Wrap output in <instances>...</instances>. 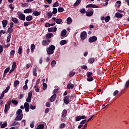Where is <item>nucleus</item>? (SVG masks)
Wrapping results in <instances>:
<instances>
[{"label": "nucleus", "instance_id": "36", "mask_svg": "<svg viewBox=\"0 0 129 129\" xmlns=\"http://www.w3.org/2000/svg\"><path fill=\"white\" fill-rule=\"evenodd\" d=\"M11 102L13 104H14V105H18V104L19 103V102L16 100H12Z\"/></svg>", "mask_w": 129, "mask_h": 129}, {"label": "nucleus", "instance_id": "60", "mask_svg": "<svg viewBox=\"0 0 129 129\" xmlns=\"http://www.w3.org/2000/svg\"><path fill=\"white\" fill-rule=\"evenodd\" d=\"M31 101H32V98H31L28 97L27 98H26V102L30 103V102H31Z\"/></svg>", "mask_w": 129, "mask_h": 129}, {"label": "nucleus", "instance_id": "13", "mask_svg": "<svg viewBox=\"0 0 129 129\" xmlns=\"http://www.w3.org/2000/svg\"><path fill=\"white\" fill-rule=\"evenodd\" d=\"M86 122V119L83 120L80 123V124L78 126V128H81L82 126H83V124H84Z\"/></svg>", "mask_w": 129, "mask_h": 129}, {"label": "nucleus", "instance_id": "40", "mask_svg": "<svg viewBox=\"0 0 129 129\" xmlns=\"http://www.w3.org/2000/svg\"><path fill=\"white\" fill-rule=\"evenodd\" d=\"M58 13H62V12H64V8H63V7L58 8Z\"/></svg>", "mask_w": 129, "mask_h": 129}, {"label": "nucleus", "instance_id": "52", "mask_svg": "<svg viewBox=\"0 0 129 129\" xmlns=\"http://www.w3.org/2000/svg\"><path fill=\"white\" fill-rule=\"evenodd\" d=\"M80 13H81V14H85V13H86V10H85V9L84 8L80 10Z\"/></svg>", "mask_w": 129, "mask_h": 129}, {"label": "nucleus", "instance_id": "31", "mask_svg": "<svg viewBox=\"0 0 129 129\" xmlns=\"http://www.w3.org/2000/svg\"><path fill=\"white\" fill-rule=\"evenodd\" d=\"M94 61H95V59H94V58H90L88 60V62L90 63V64H93V63H94Z\"/></svg>", "mask_w": 129, "mask_h": 129}, {"label": "nucleus", "instance_id": "30", "mask_svg": "<svg viewBox=\"0 0 129 129\" xmlns=\"http://www.w3.org/2000/svg\"><path fill=\"white\" fill-rule=\"evenodd\" d=\"M20 84V81L16 80L15 81L14 83V87H17L18 85Z\"/></svg>", "mask_w": 129, "mask_h": 129}, {"label": "nucleus", "instance_id": "54", "mask_svg": "<svg viewBox=\"0 0 129 129\" xmlns=\"http://www.w3.org/2000/svg\"><path fill=\"white\" fill-rule=\"evenodd\" d=\"M3 51H4V47L3 46V45H0V54L3 53Z\"/></svg>", "mask_w": 129, "mask_h": 129}, {"label": "nucleus", "instance_id": "27", "mask_svg": "<svg viewBox=\"0 0 129 129\" xmlns=\"http://www.w3.org/2000/svg\"><path fill=\"white\" fill-rule=\"evenodd\" d=\"M86 15L87 17H91L92 15H93V11H91L90 12H86Z\"/></svg>", "mask_w": 129, "mask_h": 129}, {"label": "nucleus", "instance_id": "48", "mask_svg": "<svg viewBox=\"0 0 129 129\" xmlns=\"http://www.w3.org/2000/svg\"><path fill=\"white\" fill-rule=\"evenodd\" d=\"M22 46H20L19 49H18V53L19 55H21L22 54Z\"/></svg>", "mask_w": 129, "mask_h": 129}, {"label": "nucleus", "instance_id": "44", "mask_svg": "<svg viewBox=\"0 0 129 129\" xmlns=\"http://www.w3.org/2000/svg\"><path fill=\"white\" fill-rule=\"evenodd\" d=\"M10 69V68L9 67L6 69L4 71V75H5V74H6V73H8V72H9Z\"/></svg>", "mask_w": 129, "mask_h": 129}, {"label": "nucleus", "instance_id": "6", "mask_svg": "<svg viewBox=\"0 0 129 129\" xmlns=\"http://www.w3.org/2000/svg\"><path fill=\"white\" fill-rule=\"evenodd\" d=\"M24 108H25V111H26V112H29V111L30 110V105L29 104V103L25 102L24 103Z\"/></svg>", "mask_w": 129, "mask_h": 129}, {"label": "nucleus", "instance_id": "29", "mask_svg": "<svg viewBox=\"0 0 129 129\" xmlns=\"http://www.w3.org/2000/svg\"><path fill=\"white\" fill-rule=\"evenodd\" d=\"M52 36H53V33H49L46 35V38H47V39H51V38H52Z\"/></svg>", "mask_w": 129, "mask_h": 129}, {"label": "nucleus", "instance_id": "62", "mask_svg": "<svg viewBox=\"0 0 129 129\" xmlns=\"http://www.w3.org/2000/svg\"><path fill=\"white\" fill-rule=\"evenodd\" d=\"M63 127H65V123H61L59 125V128H63Z\"/></svg>", "mask_w": 129, "mask_h": 129}, {"label": "nucleus", "instance_id": "4", "mask_svg": "<svg viewBox=\"0 0 129 129\" xmlns=\"http://www.w3.org/2000/svg\"><path fill=\"white\" fill-rule=\"evenodd\" d=\"M18 18L21 21H26V16L24 14H22V13H20L18 14Z\"/></svg>", "mask_w": 129, "mask_h": 129}, {"label": "nucleus", "instance_id": "26", "mask_svg": "<svg viewBox=\"0 0 129 129\" xmlns=\"http://www.w3.org/2000/svg\"><path fill=\"white\" fill-rule=\"evenodd\" d=\"M59 44L61 46H63V45H65V44H67V41H66V40H62L60 41Z\"/></svg>", "mask_w": 129, "mask_h": 129}, {"label": "nucleus", "instance_id": "55", "mask_svg": "<svg viewBox=\"0 0 129 129\" xmlns=\"http://www.w3.org/2000/svg\"><path fill=\"white\" fill-rule=\"evenodd\" d=\"M38 129H44V124H39L38 125Z\"/></svg>", "mask_w": 129, "mask_h": 129}, {"label": "nucleus", "instance_id": "51", "mask_svg": "<svg viewBox=\"0 0 129 129\" xmlns=\"http://www.w3.org/2000/svg\"><path fill=\"white\" fill-rule=\"evenodd\" d=\"M11 103H12V101L11 100H9L8 102H7V105H8V106L9 107V109H10V108L11 107Z\"/></svg>", "mask_w": 129, "mask_h": 129}, {"label": "nucleus", "instance_id": "1", "mask_svg": "<svg viewBox=\"0 0 129 129\" xmlns=\"http://www.w3.org/2000/svg\"><path fill=\"white\" fill-rule=\"evenodd\" d=\"M55 46L51 45L48 47V48L46 49V52L48 55H52V54H54V51H55Z\"/></svg>", "mask_w": 129, "mask_h": 129}, {"label": "nucleus", "instance_id": "24", "mask_svg": "<svg viewBox=\"0 0 129 129\" xmlns=\"http://www.w3.org/2000/svg\"><path fill=\"white\" fill-rule=\"evenodd\" d=\"M82 0H77L76 3L74 4V7H78L80 5Z\"/></svg>", "mask_w": 129, "mask_h": 129}, {"label": "nucleus", "instance_id": "50", "mask_svg": "<svg viewBox=\"0 0 129 129\" xmlns=\"http://www.w3.org/2000/svg\"><path fill=\"white\" fill-rule=\"evenodd\" d=\"M16 66H17V62H16V61H14L13 62L12 68H13L14 69H15Z\"/></svg>", "mask_w": 129, "mask_h": 129}, {"label": "nucleus", "instance_id": "8", "mask_svg": "<svg viewBox=\"0 0 129 129\" xmlns=\"http://www.w3.org/2000/svg\"><path fill=\"white\" fill-rule=\"evenodd\" d=\"M52 21H55V23L56 24H58V25H60V24H61V23H62V22L63 21L62 19L59 18L56 19V18L55 17L52 18Z\"/></svg>", "mask_w": 129, "mask_h": 129}, {"label": "nucleus", "instance_id": "11", "mask_svg": "<svg viewBox=\"0 0 129 129\" xmlns=\"http://www.w3.org/2000/svg\"><path fill=\"white\" fill-rule=\"evenodd\" d=\"M57 97V94H54L52 96H51L50 99V102H53L55 101V99Z\"/></svg>", "mask_w": 129, "mask_h": 129}, {"label": "nucleus", "instance_id": "23", "mask_svg": "<svg viewBox=\"0 0 129 129\" xmlns=\"http://www.w3.org/2000/svg\"><path fill=\"white\" fill-rule=\"evenodd\" d=\"M24 14H30L32 13V9H26L24 11Z\"/></svg>", "mask_w": 129, "mask_h": 129}, {"label": "nucleus", "instance_id": "10", "mask_svg": "<svg viewBox=\"0 0 129 129\" xmlns=\"http://www.w3.org/2000/svg\"><path fill=\"white\" fill-rule=\"evenodd\" d=\"M51 42V40L50 39H47L46 40H43L42 41V45L43 46H48L49 45V43Z\"/></svg>", "mask_w": 129, "mask_h": 129}, {"label": "nucleus", "instance_id": "18", "mask_svg": "<svg viewBox=\"0 0 129 129\" xmlns=\"http://www.w3.org/2000/svg\"><path fill=\"white\" fill-rule=\"evenodd\" d=\"M2 25H3V28H6V27H7V25H8V20H4L2 21Z\"/></svg>", "mask_w": 129, "mask_h": 129}, {"label": "nucleus", "instance_id": "25", "mask_svg": "<svg viewBox=\"0 0 129 129\" xmlns=\"http://www.w3.org/2000/svg\"><path fill=\"white\" fill-rule=\"evenodd\" d=\"M9 109H9V106H8V105L7 104H6L5 106V109H4L5 113H7V112H8V111H9Z\"/></svg>", "mask_w": 129, "mask_h": 129}, {"label": "nucleus", "instance_id": "9", "mask_svg": "<svg viewBox=\"0 0 129 129\" xmlns=\"http://www.w3.org/2000/svg\"><path fill=\"white\" fill-rule=\"evenodd\" d=\"M23 116H24V115L23 114H21L20 115H18L15 117V120L16 121H20L21 119H23Z\"/></svg>", "mask_w": 129, "mask_h": 129}, {"label": "nucleus", "instance_id": "16", "mask_svg": "<svg viewBox=\"0 0 129 129\" xmlns=\"http://www.w3.org/2000/svg\"><path fill=\"white\" fill-rule=\"evenodd\" d=\"M61 116L63 118H64V117H66V116H67V110L66 109H64L62 111V112L61 114Z\"/></svg>", "mask_w": 129, "mask_h": 129}, {"label": "nucleus", "instance_id": "21", "mask_svg": "<svg viewBox=\"0 0 129 129\" xmlns=\"http://www.w3.org/2000/svg\"><path fill=\"white\" fill-rule=\"evenodd\" d=\"M67 88L68 89H73V88H74V85L72 83L69 84L67 85Z\"/></svg>", "mask_w": 129, "mask_h": 129}, {"label": "nucleus", "instance_id": "28", "mask_svg": "<svg viewBox=\"0 0 129 129\" xmlns=\"http://www.w3.org/2000/svg\"><path fill=\"white\" fill-rule=\"evenodd\" d=\"M67 21L68 25H70V24L72 23V19H71V17H69L67 18Z\"/></svg>", "mask_w": 129, "mask_h": 129}, {"label": "nucleus", "instance_id": "61", "mask_svg": "<svg viewBox=\"0 0 129 129\" xmlns=\"http://www.w3.org/2000/svg\"><path fill=\"white\" fill-rule=\"evenodd\" d=\"M5 92H3L1 94L0 99H3L4 98V97L5 96Z\"/></svg>", "mask_w": 129, "mask_h": 129}, {"label": "nucleus", "instance_id": "15", "mask_svg": "<svg viewBox=\"0 0 129 129\" xmlns=\"http://www.w3.org/2000/svg\"><path fill=\"white\" fill-rule=\"evenodd\" d=\"M25 20L27 21V22H30L33 20V16L31 15H28L26 17H25Z\"/></svg>", "mask_w": 129, "mask_h": 129}, {"label": "nucleus", "instance_id": "34", "mask_svg": "<svg viewBox=\"0 0 129 129\" xmlns=\"http://www.w3.org/2000/svg\"><path fill=\"white\" fill-rule=\"evenodd\" d=\"M87 80L89 82H91V81H93V77H88V78H87Z\"/></svg>", "mask_w": 129, "mask_h": 129}, {"label": "nucleus", "instance_id": "45", "mask_svg": "<svg viewBox=\"0 0 129 129\" xmlns=\"http://www.w3.org/2000/svg\"><path fill=\"white\" fill-rule=\"evenodd\" d=\"M74 75H75V72H73V71H72L70 72L69 76L72 77L73 76H74Z\"/></svg>", "mask_w": 129, "mask_h": 129}, {"label": "nucleus", "instance_id": "57", "mask_svg": "<svg viewBox=\"0 0 129 129\" xmlns=\"http://www.w3.org/2000/svg\"><path fill=\"white\" fill-rule=\"evenodd\" d=\"M32 95H33V92H30L28 94V97L29 98H32Z\"/></svg>", "mask_w": 129, "mask_h": 129}, {"label": "nucleus", "instance_id": "63", "mask_svg": "<svg viewBox=\"0 0 129 129\" xmlns=\"http://www.w3.org/2000/svg\"><path fill=\"white\" fill-rule=\"evenodd\" d=\"M30 109L32 110H34V109H36V106H33L32 105H30Z\"/></svg>", "mask_w": 129, "mask_h": 129}, {"label": "nucleus", "instance_id": "39", "mask_svg": "<svg viewBox=\"0 0 129 129\" xmlns=\"http://www.w3.org/2000/svg\"><path fill=\"white\" fill-rule=\"evenodd\" d=\"M9 36L7 37V43H10L11 41V34H9Z\"/></svg>", "mask_w": 129, "mask_h": 129}, {"label": "nucleus", "instance_id": "17", "mask_svg": "<svg viewBox=\"0 0 129 129\" xmlns=\"http://www.w3.org/2000/svg\"><path fill=\"white\" fill-rule=\"evenodd\" d=\"M115 17L118 19H120V18H122V14L117 12L115 14Z\"/></svg>", "mask_w": 129, "mask_h": 129}, {"label": "nucleus", "instance_id": "53", "mask_svg": "<svg viewBox=\"0 0 129 129\" xmlns=\"http://www.w3.org/2000/svg\"><path fill=\"white\" fill-rule=\"evenodd\" d=\"M118 92H119V91L118 90L115 91L114 92V93H113V96H116V95H117L118 94Z\"/></svg>", "mask_w": 129, "mask_h": 129}, {"label": "nucleus", "instance_id": "64", "mask_svg": "<svg viewBox=\"0 0 129 129\" xmlns=\"http://www.w3.org/2000/svg\"><path fill=\"white\" fill-rule=\"evenodd\" d=\"M22 6L23 7H28L29 4L28 3H22Z\"/></svg>", "mask_w": 129, "mask_h": 129}, {"label": "nucleus", "instance_id": "22", "mask_svg": "<svg viewBox=\"0 0 129 129\" xmlns=\"http://www.w3.org/2000/svg\"><path fill=\"white\" fill-rule=\"evenodd\" d=\"M66 34H67V31L66 29L63 30L61 33V37H65V36H66Z\"/></svg>", "mask_w": 129, "mask_h": 129}, {"label": "nucleus", "instance_id": "46", "mask_svg": "<svg viewBox=\"0 0 129 129\" xmlns=\"http://www.w3.org/2000/svg\"><path fill=\"white\" fill-rule=\"evenodd\" d=\"M11 87H10V86H8L6 88V89L3 91V92H5V93H7L9 90H10V88Z\"/></svg>", "mask_w": 129, "mask_h": 129}, {"label": "nucleus", "instance_id": "14", "mask_svg": "<svg viewBox=\"0 0 129 129\" xmlns=\"http://www.w3.org/2000/svg\"><path fill=\"white\" fill-rule=\"evenodd\" d=\"M86 8H93V9H97L98 6L93 4H89L86 6Z\"/></svg>", "mask_w": 129, "mask_h": 129}, {"label": "nucleus", "instance_id": "33", "mask_svg": "<svg viewBox=\"0 0 129 129\" xmlns=\"http://www.w3.org/2000/svg\"><path fill=\"white\" fill-rule=\"evenodd\" d=\"M22 112H23V110L21 109H19L16 112V114L18 115H21V114H22Z\"/></svg>", "mask_w": 129, "mask_h": 129}, {"label": "nucleus", "instance_id": "19", "mask_svg": "<svg viewBox=\"0 0 129 129\" xmlns=\"http://www.w3.org/2000/svg\"><path fill=\"white\" fill-rule=\"evenodd\" d=\"M11 20L15 24H19V20L17 19V18L12 17Z\"/></svg>", "mask_w": 129, "mask_h": 129}, {"label": "nucleus", "instance_id": "3", "mask_svg": "<svg viewBox=\"0 0 129 129\" xmlns=\"http://www.w3.org/2000/svg\"><path fill=\"white\" fill-rule=\"evenodd\" d=\"M13 28H14V23L11 22L10 27L7 30V32L9 33V34H10V35H11L12 33L14 32V29H13Z\"/></svg>", "mask_w": 129, "mask_h": 129}, {"label": "nucleus", "instance_id": "12", "mask_svg": "<svg viewBox=\"0 0 129 129\" xmlns=\"http://www.w3.org/2000/svg\"><path fill=\"white\" fill-rule=\"evenodd\" d=\"M56 31H57V27H53L48 28V32H55Z\"/></svg>", "mask_w": 129, "mask_h": 129}, {"label": "nucleus", "instance_id": "37", "mask_svg": "<svg viewBox=\"0 0 129 129\" xmlns=\"http://www.w3.org/2000/svg\"><path fill=\"white\" fill-rule=\"evenodd\" d=\"M33 74L34 76L37 75V67L33 69Z\"/></svg>", "mask_w": 129, "mask_h": 129}, {"label": "nucleus", "instance_id": "32", "mask_svg": "<svg viewBox=\"0 0 129 129\" xmlns=\"http://www.w3.org/2000/svg\"><path fill=\"white\" fill-rule=\"evenodd\" d=\"M31 51L34 52V50L36 48V46H35V44H32L31 45Z\"/></svg>", "mask_w": 129, "mask_h": 129}, {"label": "nucleus", "instance_id": "43", "mask_svg": "<svg viewBox=\"0 0 129 129\" xmlns=\"http://www.w3.org/2000/svg\"><path fill=\"white\" fill-rule=\"evenodd\" d=\"M93 75V73L92 72H88L87 73V76L88 77H92Z\"/></svg>", "mask_w": 129, "mask_h": 129}, {"label": "nucleus", "instance_id": "35", "mask_svg": "<svg viewBox=\"0 0 129 129\" xmlns=\"http://www.w3.org/2000/svg\"><path fill=\"white\" fill-rule=\"evenodd\" d=\"M110 20V17L109 16H107L105 18V22H106V23H108Z\"/></svg>", "mask_w": 129, "mask_h": 129}, {"label": "nucleus", "instance_id": "47", "mask_svg": "<svg viewBox=\"0 0 129 129\" xmlns=\"http://www.w3.org/2000/svg\"><path fill=\"white\" fill-rule=\"evenodd\" d=\"M56 13H58V10H57V8H53L52 14L53 15H55Z\"/></svg>", "mask_w": 129, "mask_h": 129}, {"label": "nucleus", "instance_id": "2", "mask_svg": "<svg viewBox=\"0 0 129 129\" xmlns=\"http://www.w3.org/2000/svg\"><path fill=\"white\" fill-rule=\"evenodd\" d=\"M80 38L82 41H84L87 38V33L86 31H83L81 33Z\"/></svg>", "mask_w": 129, "mask_h": 129}, {"label": "nucleus", "instance_id": "7", "mask_svg": "<svg viewBox=\"0 0 129 129\" xmlns=\"http://www.w3.org/2000/svg\"><path fill=\"white\" fill-rule=\"evenodd\" d=\"M69 97H70V96L69 95L63 97V102L66 104H69V102H70V100H69Z\"/></svg>", "mask_w": 129, "mask_h": 129}, {"label": "nucleus", "instance_id": "5", "mask_svg": "<svg viewBox=\"0 0 129 129\" xmlns=\"http://www.w3.org/2000/svg\"><path fill=\"white\" fill-rule=\"evenodd\" d=\"M97 40V37L95 36H93L89 38V43H93Z\"/></svg>", "mask_w": 129, "mask_h": 129}, {"label": "nucleus", "instance_id": "59", "mask_svg": "<svg viewBox=\"0 0 129 129\" xmlns=\"http://www.w3.org/2000/svg\"><path fill=\"white\" fill-rule=\"evenodd\" d=\"M34 89L36 92H39V87H38V86H35Z\"/></svg>", "mask_w": 129, "mask_h": 129}, {"label": "nucleus", "instance_id": "38", "mask_svg": "<svg viewBox=\"0 0 129 129\" xmlns=\"http://www.w3.org/2000/svg\"><path fill=\"white\" fill-rule=\"evenodd\" d=\"M43 87H42V89L43 90H45L47 89V84H46L45 83H43Z\"/></svg>", "mask_w": 129, "mask_h": 129}, {"label": "nucleus", "instance_id": "41", "mask_svg": "<svg viewBox=\"0 0 129 129\" xmlns=\"http://www.w3.org/2000/svg\"><path fill=\"white\" fill-rule=\"evenodd\" d=\"M53 8H56L57 7H59V3H58V2H55L53 6H52Z\"/></svg>", "mask_w": 129, "mask_h": 129}, {"label": "nucleus", "instance_id": "58", "mask_svg": "<svg viewBox=\"0 0 129 129\" xmlns=\"http://www.w3.org/2000/svg\"><path fill=\"white\" fill-rule=\"evenodd\" d=\"M45 27H46V28H50V23H49L48 22H46L45 24Z\"/></svg>", "mask_w": 129, "mask_h": 129}, {"label": "nucleus", "instance_id": "56", "mask_svg": "<svg viewBox=\"0 0 129 129\" xmlns=\"http://www.w3.org/2000/svg\"><path fill=\"white\" fill-rule=\"evenodd\" d=\"M80 120H81L80 115L76 117V121H79Z\"/></svg>", "mask_w": 129, "mask_h": 129}, {"label": "nucleus", "instance_id": "49", "mask_svg": "<svg viewBox=\"0 0 129 129\" xmlns=\"http://www.w3.org/2000/svg\"><path fill=\"white\" fill-rule=\"evenodd\" d=\"M56 61H55V60H53L51 61V65L53 67H55V65H56Z\"/></svg>", "mask_w": 129, "mask_h": 129}, {"label": "nucleus", "instance_id": "20", "mask_svg": "<svg viewBox=\"0 0 129 129\" xmlns=\"http://www.w3.org/2000/svg\"><path fill=\"white\" fill-rule=\"evenodd\" d=\"M32 15L35 17H38V16H40L41 15V12L38 11H35L32 13Z\"/></svg>", "mask_w": 129, "mask_h": 129}, {"label": "nucleus", "instance_id": "42", "mask_svg": "<svg viewBox=\"0 0 129 129\" xmlns=\"http://www.w3.org/2000/svg\"><path fill=\"white\" fill-rule=\"evenodd\" d=\"M7 125H8V124L7 123V122H5V123H4L3 124H2L1 125V128H5V127H6V126H7Z\"/></svg>", "mask_w": 129, "mask_h": 129}]
</instances>
